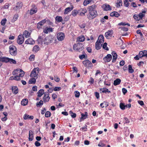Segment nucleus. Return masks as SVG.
I'll return each mask as SVG.
<instances>
[{
  "label": "nucleus",
  "mask_w": 147,
  "mask_h": 147,
  "mask_svg": "<svg viewBox=\"0 0 147 147\" xmlns=\"http://www.w3.org/2000/svg\"><path fill=\"white\" fill-rule=\"evenodd\" d=\"M102 7L105 11H107L111 10V6L107 4H105L102 5Z\"/></svg>",
  "instance_id": "9d476101"
},
{
  "label": "nucleus",
  "mask_w": 147,
  "mask_h": 147,
  "mask_svg": "<svg viewBox=\"0 0 147 147\" xmlns=\"http://www.w3.org/2000/svg\"><path fill=\"white\" fill-rule=\"evenodd\" d=\"M40 71L39 68L38 67L34 68L31 71L30 76L31 78H38V74Z\"/></svg>",
  "instance_id": "f03ea898"
},
{
  "label": "nucleus",
  "mask_w": 147,
  "mask_h": 147,
  "mask_svg": "<svg viewBox=\"0 0 147 147\" xmlns=\"http://www.w3.org/2000/svg\"><path fill=\"white\" fill-rule=\"evenodd\" d=\"M124 5L125 7H127L129 6V3L128 0H125L124 1Z\"/></svg>",
  "instance_id": "8fccbe9b"
},
{
  "label": "nucleus",
  "mask_w": 147,
  "mask_h": 147,
  "mask_svg": "<svg viewBox=\"0 0 147 147\" xmlns=\"http://www.w3.org/2000/svg\"><path fill=\"white\" fill-rule=\"evenodd\" d=\"M92 0H85L84 3L83 4L84 6H86L88 4L90 3Z\"/></svg>",
  "instance_id": "a18cd8bd"
},
{
  "label": "nucleus",
  "mask_w": 147,
  "mask_h": 147,
  "mask_svg": "<svg viewBox=\"0 0 147 147\" xmlns=\"http://www.w3.org/2000/svg\"><path fill=\"white\" fill-rule=\"evenodd\" d=\"M37 79L35 78H32L29 80L28 83L29 84H34L36 82V79Z\"/></svg>",
  "instance_id": "2f4dec72"
},
{
  "label": "nucleus",
  "mask_w": 147,
  "mask_h": 147,
  "mask_svg": "<svg viewBox=\"0 0 147 147\" xmlns=\"http://www.w3.org/2000/svg\"><path fill=\"white\" fill-rule=\"evenodd\" d=\"M102 89L103 90H102V92L105 93L107 92L109 93H111V91H109V89L107 88H101L100 90V91H101Z\"/></svg>",
  "instance_id": "ea45409f"
},
{
  "label": "nucleus",
  "mask_w": 147,
  "mask_h": 147,
  "mask_svg": "<svg viewBox=\"0 0 147 147\" xmlns=\"http://www.w3.org/2000/svg\"><path fill=\"white\" fill-rule=\"evenodd\" d=\"M87 126L86 125H85L84 127L80 128V130L81 131H86L87 130Z\"/></svg>",
  "instance_id": "864d4df0"
},
{
  "label": "nucleus",
  "mask_w": 147,
  "mask_h": 147,
  "mask_svg": "<svg viewBox=\"0 0 147 147\" xmlns=\"http://www.w3.org/2000/svg\"><path fill=\"white\" fill-rule=\"evenodd\" d=\"M7 21V19L6 18L3 19L1 21V24L2 26H4Z\"/></svg>",
  "instance_id": "bf43d9fd"
},
{
  "label": "nucleus",
  "mask_w": 147,
  "mask_h": 147,
  "mask_svg": "<svg viewBox=\"0 0 147 147\" xmlns=\"http://www.w3.org/2000/svg\"><path fill=\"white\" fill-rule=\"evenodd\" d=\"M28 99L26 98H25L22 100L21 104L23 106H25L28 104Z\"/></svg>",
  "instance_id": "f704fd0d"
},
{
  "label": "nucleus",
  "mask_w": 147,
  "mask_h": 147,
  "mask_svg": "<svg viewBox=\"0 0 147 147\" xmlns=\"http://www.w3.org/2000/svg\"><path fill=\"white\" fill-rule=\"evenodd\" d=\"M35 56L34 55H31L29 57V59L30 61H33L34 60Z\"/></svg>",
  "instance_id": "e2e57ef3"
},
{
  "label": "nucleus",
  "mask_w": 147,
  "mask_h": 147,
  "mask_svg": "<svg viewBox=\"0 0 147 147\" xmlns=\"http://www.w3.org/2000/svg\"><path fill=\"white\" fill-rule=\"evenodd\" d=\"M127 107V105H125L124 103H121L120 104V108L122 110H125V107Z\"/></svg>",
  "instance_id": "58836bf2"
},
{
  "label": "nucleus",
  "mask_w": 147,
  "mask_h": 147,
  "mask_svg": "<svg viewBox=\"0 0 147 147\" xmlns=\"http://www.w3.org/2000/svg\"><path fill=\"white\" fill-rule=\"evenodd\" d=\"M22 70L21 69H17L15 70L12 73V74L13 75H17L19 72H20V71Z\"/></svg>",
  "instance_id": "7c9ffc66"
},
{
  "label": "nucleus",
  "mask_w": 147,
  "mask_h": 147,
  "mask_svg": "<svg viewBox=\"0 0 147 147\" xmlns=\"http://www.w3.org/2000/svg\"><path fill=\"white\" fill-rule=\"evenodd\" d=\"M75 96L76 98H78L79 97L80 95V92L78 91H76L74 92Z\"/></svg>",
  "instance_id": "5fc2aeb1"
},
{
  "label": "nucleus",
  "mask_w": 147,
  "mask_h": 147,
  "mask_svg": "<svg viewBox=\"0 0 147 147\" xmlns=\"http://www.w3.org/2000/svg\"><path fill=\"white\" fill-rule=\"evenodd\" d=\"M43 104V101L42 100H40L39 102H37L36 103V106L37 107H40Z\"/></svg>",
  "instance_id": "e433bc0d"
},
{
  "label": "nucleus",
  "mask_w": 147,
  "mask_h": 147,
  "mask_svg": "<svg viewBox=\"0 0 147 147\" xmlns=\"http://www.w3.org/2000/svg\"><path fill=\"white\" fill-rule=\"evenodd\" d=\"M87 11L85 8H81L78 10L79 15L81 16H84L85 13L87 12Z\"/></svg>",
  "instance_id": "4468645a"
},
{
  "label": "nucleus",
  "mask_w": 147,
  "mask_h": 147,
  "mask_svg": "<svg viewBox=\"0 0 147 147\" xmlns=\"http://www.w3.org/2000/svg\"><path fill=\"white\" fill-rule=\"evenodd\" d=\"M25 43L26 44L33 45L34 44L35 42L32 38H29L25 41Z\"/></svg>",
  "instance_id": "dca6fc26"
},
{
  "label": "nucleus",
  "mask_w": 147,
  "mask_h": 147,
  "mask_svg": "<svg viewBox=\"0 0 147 147\" xmlns=\"http://www.w3.org/2000/svg\"><path fill=\"white\" fill-rule=\"evenodd\" d=\"M53 39L51 36H48L45 38V41L44 42L45 43V45H47L49 43H51L53 41Z\"/></svg>",
  "instance_id": "423d86ee"
},
{
  "label": "nucleus",
  "mask_w": 147,
  "mask_h": 147,
  "mask_svg": "<svg viewBox=\"0 0 147 147\" xmlns=\"http://www.w3.org/2000/svg\"><path fill=\"white\" fill-rule=\"evenodd\" d=\"M11 89L12 92L14 94H16L18 93V90L17 86H13L12 87Z\"/></svg>",
  "instance_id": "bb28decb"
},
{
  "label": "nucleus",
  "mask_w": 147,
  "mask_h": 147,
  "mask_svg": "<svg viewBox=\"0 0 147 147\" xmlns=\"http://www.w3.org/2000/svg\"><path fill=\"white\" fill-rule=\"evenodd\" d=\"M97 40L98 42L103 43L104 42V37L103 35H100L98 37Z\"/></svg>",
  "instance_id": "a878e982"
},
{
  "label": "nucleus",
  "mask_w": 147,
  "mask_h": 147,
  "mask_svg": "<svg viewBox=\"0 0 147 147\" xmlns=\"http://www.w3.org/2000/svg\"><path fill=\"white\" fill-rule=\"evenodd\" d=\"M65 37V35L64 34L63 32H59L57 34V38L59 40H63L64 39Z\"/></svg>",
  "instance_id": "1a4fd4ad"
},
{
  "label": "nucleus",
  "mask_w": 147,
  "mask_h": 147,
  "mask_svg": "<svg viewBox=\"0 0 147 147\" xmlns=\"http://www.w3.org/2000/svg\"><path fill=\"white\" fill-rule=\"evenodd\" d=\"M8 60L9 61L8 62H9L10 63L16 64V61L12 59L9 58V60Z\"/></svg>",
  "instance_id": "09e8293b"
},
{
  "label": "nucleus",
  "mask_w": 147,
  "mask_h": 147,
  "mask_svg": "<svg viewBox=\"0 0 147 147\" xmlns=\"http://www.w3.org/2000/svg\"><path fill=\"white\" fill-rule=\"evenodd\" d=\"M37 93L38 96L40 97L44 93V90L42 89H40Z\"/></svg>",
  "instance_id": "72a5a7b5"
},
{
  "label": "nucleus",
  "mask_w": 147,
  "mask_h": 147,
  "mask_svg": "<svg viewBox=\"0 0 147 147\" xmlns=\"http://www.w3.org/2000/svg\"><path fill=\"white\" fill-rule=\"evenodd\" d=\"M24 75V72L22 69L20 72H19V74L17 75V76L20 78V77H23Z\"/></svg>",
  "instance_id": "49530a36"
},
{
  "label": "nucleus",
  "mask_w": 147,
  "mask_h": 147,
  "mask_svg": "<svg viewBox=\"0 0 147 147\" xmlns=\"http://www.w3.org/2000/svg\"><path fill=\"white\" fill-rule=\"evenodd\" d=\"M8 60H9L8 57H0V61L2 62L7 63L9 61Z\"/></svg>",
  "instance_id": "f3484780"
},
{
  "label": "nucleus",
  "mask_w": 147,
  "mask_h": 147,
  "mask_svg": "<svg viewBox=\"0 0 147 147\" xmlns=\"http://www.w3.org/2000/svg\"><path fill=\"white\" fill-rule=\"evenodd\" d=\"M102 43L98 42V40L95 43V47L96 49H100L101 48L102 45Z\"/></svg>",
  "instance_id": "a211bd4d"
},
{
  "label": "nucleus",
  "mask_w": 147,
  "mask_h": 147,
  "mask_svg": "<svg viewBox=\"0 0 147 147\" xmlns=\"http://www.w3.org/2000/svg\"><path fill=\"white\" fill-rule=\"evenodd\" d=\"M9 53L12 55L16 56L17 54V49L14 45H11L9 47Z\"/></svg>",
  "instance_id": "7ed1b4c3"
},
{
  "label": "nucleus",
  "mask_w": 147,
  "mask_h": 147,
  "mask_svg": "<svg viewBox=\"0 0 147 147\" xmlns=\"http://www.w3.org/2000/svg\"><path fill=\"white\" fill-rule=\"evenodd\" d=\"M112 32L113 30H111L106 32L105 34V36L107 38H108L109 37H111L112 36Z\"/></svg>",
  "instance_id": "393cba45"
},
{
  "label": "nucleus",
  "mask_w": 147,
  "mask_h": 147,
  "mask_svg": "<svg viewBox=\"0 0 147 147\" xmlns=\"http://www.w3.org/2000/svg\"><path fill=\"white\" fill-rule=\"evenodd\" d=\"M9 7V5L8 4H6L3 6L2 7L1 9H8Z\"/></svg>",
  "instance_id": "4d7b16f0"
},
{
  "label": "nucleus",
  "mask_w": 147,
  "mask_h": 147,
  "mask_svg": "<svg viewBox=\"0 0 147 147\" xmlns=\"http://www.w3.org/2000/svg\"><path fill=\"white\" fill-rule=\"evenodd\" d=\"M100 106L102 108H104L105 106L107 107L109 106V103L107 102L104 101L103 103L100 104Z\"/></svg>",
  "instance_id": "c9c22d12"
},
{
  "label": "nucleus",
  "mask_w": 147,
  "mask_h": 147,
  "mask_svg": "<svg viewBox=\"0 0 147 147\" xmlns=\"http://www.w3.org/2000/svg\"><path fill=\"white\" fill-rule=\"evenodd\" d=\"M142 52L143 54V57H147V51L144 50L142 51Z\"/></svg>",
  "instance_id": "0e129e2a"
},
{
  "label": "nucleus",
  "mask_w": 147,
  "mask_h": 147,
  "mask_svg": "<svg viewBox=\"0 0 147 147\" xmlns=\"http://www.w3.org/2000/svg\"><path fill=\"white\" fill-rule=\"evenodd\" d=\"M29 141H32L33 140L34 138L33 133L32 131L30 130L29 131Z\"/></svg>",
  "instance_id": "aec40b11"
},
{
  "label": "nucleus",
  "mask_w": 147,
  "mask_h": 147,
  "mask_svg": "<svg viewBox=\"0 0 147 147\" xmlns=\"http://www.w3.org/2000/svg\"><path fill=\"white\" fill-rule=\"evenodd\" d=\"M46 22L48 25L51 26H54L53 23L51 22V21L49 20H46Z\"/></svg>",
  "instance_id": "3c124183"
},
{
  "label": "nucleus",
  "mask_w": 147,
  "mask_h": 147,
  "mask_svg": "<svg viewBox=\"0 0 147 147\" xmlns=\"http://www.w3.org/2000/svg\"><path fill=\"white\" fill-rule=\"evenodd\" d=\"M78 13H79L78 10L76 9H74L71 12L72 15L74 16H75Z\"/></svg>",
  "instance_id": "c03bdc74"
},
{
  "label": "nucleus",
  "mask_w": 147,
  "mask_h": 147,
  "mask_svg": "<svg viewBox=\"0 0 147 147\" xmlns=\"http://www.w3.org/2000/svg\"><path fill=\"white\" fill-rule=\"evenodd\" d=\"M50 99L49 96V94L47 92H45L44 94V96L43 98V101L45 103L48 102Z\"/></svg>",
  "instance_id": "9b49d317"
},
{
  "label": "nucleus",
  "mask_w": 147,
  "mask_h": 147,
  "mask_svg": "<svg viewBox=\"0 0 147 147\" xmlns=\"http://www.w3.org/2000/svg\"><path fill=\"white\" fill-rule=\"evenodd\" d=\"M40 49V48L38 45H36L33 47L32 51L33 52L36 53Z\"/></svg>",
  "instance_id": "4c0bfd02"
},
{
  "label": "nucleus",
  "mask_w": 147,
  "mask_h": 147,
  "mask_svg": "<svg viewBox=\"0 0 147 147\" xmlns=\"http://www.w3.org/2000/svg\"><path fill=\"white\" fill-rule=\"evenodd\" d=\"M112 56L110 54H108L103 59L105 61H106V62H110L112 59Z\"/></svg>",
  "instance_id": "2eb2a0df"
},
{
  "label": "nucleus",
  "mask_w": 147,
  "mask_h": 147,
  "mask_svg": "<svg viewBox=\"0 0 147 147\" xmlns=\"http://www.w3.org/2000/svg\"><path fill=\"white\" fill-rule=\"evenodd\" d=\"M37 7L34 6L33 8H31L30 9V15H32L34 13H36L37 12Z\"/></svg>",
  "instance_id": "5701e85b"
},
{
  "label": "nucleus",
  "mask_w": 147,
  "mask_h": 147,
  "mask_svg": "<svg viewBox=\"0 0 147 147\" xmlns=\"http://www.w3.org/2000/svg\"><path fill=\"white\" fill-rule=\"evenodd\" d=\"M86 114H84L83 113H81V119H83V120L86 119L87 118V113L86 112H85Z\"/></svg>",
  "instance_id": "79ce46f5"
},
{
  "label": "nucleus",
  "mask_w": 147,
  "mask_h": 147,
  "mask_svg": "<svg viewBox=\"0 0 147 147\" xmlns=\"http://www.w3.org/2000/svg\"><path fill=\"white\" fill-rule=\"evenodd\" d=\"M24 40V38L22 35H20L18 36L17 42L18 44L21 45L22 44Z\"/></svg>",
  "instance_id": "6e6552de"
},
{
  "label": "nucleus",
  "mask_w": 147,
  "mask_h": 147,
  "mask_svg": "<svg viewBox=\"0 0 147 147\" xmlns=\"http://www.w3.org/2000/svg\"><path fill=\"white\" fill-rule=\"evenodd\" d=\"M111 54L112 55L113 58H117V53L115 51H112Z\"/></svg>",
  "instance_id": "13d9d810"
},
{
  "label": "nucleus",
  "mask_w": 147,
  "mask_h": 147,
  "mask_svg": "<svg viewBox=\"0 0 147 147\" xmlns=\"http://www.w3.org/2000/svg\"><path fill=\"white\" fill-rule=\"evenodd\" d=\"M128 71L130 73H132L134 72V70L132 67V66L131 65H128Z\"/></svg>",
  "instance_id": "37998d69"
},
{
  "label": "nucleus",
  "mask_w": 147,
  "mask_h": 147,
  "mask_svg": "<svg viewBox=\"0 0 147 147\" xmlns=\"http://www.w3.org/2000/svg\"><path fill=\"white\" fill-rule=\"evenodd\" d=\"M46 22V19L42 20L40 21L37 24V28L38 29H40L41 28V26L43 25V24Z\"/></svg>",
  "instance_id": "ddd939ff"
},
{
  "label": "nucleus",
  "mask_w": 147,
  "mask_h": 147,
  "mask_svg": "<svg viewBox=\"0 0 147 147\" xmlns=\"http://www.w3.org/2000/svg\"><path fill=\"white\" fill-rule=\"evenodd\" d=\"M84 45L80 43L74 44L73 45V49L77 51H82L84 49Z\"/></svg>",
  "instance_id": "20e7f679"
},
{
  "label": "nucleus",
  "mask_w": 147,
  "mask_h": 147,
  "mask_svg": "<svg viewBox=\"0 0 147 147\" xmlns=\"http://www.w3.org/2000/svg\"><path fill=\"white\" fill-rule=\"evenodd\" d=\"M69 113L72 118H75L76 116V114L75 113H73V112L71 111H69Z\"/></svg>",
  "instance_id": "de8ad7c7"
},
{
  "label": "nucleus",
  "mask_w": 147,
  "mask_h": 147,
  "mask_svg": "<svg viewBox=\"0 0 147 147\" xmlns=\"http://www.w3.org/2000/svg\"><path fill=\"white\" fill-rule=\"evenodd\" d=\"M82 63L87 67H92L93 66L92 63L88 60H86L83 61Z\"/></svg>",
  "instance_id": "0eeeda50"
},
{
  "label": "nucleus",
  "mask_w": 147,
  "mask_h": 147,
  "mask_svg": "<svg viewBox=\"0 0 147 147\" xmlns=\"http://www.w3.org/2000/svg\"><path fill=\"white\" fill-rule=\"evenodd\" d=\"M51 116V113L50 111H47L46 112L45 115V117H50Z\"/></svg>",
  "instance_id": "603ef678"
},
{
  "label": "nucleus",
  "mask_w": 147,
  "mask_h": 147,
  "mask_svg": "<svg viewBox=\"0 0 147 147\" xmlns=\"http://www.w3.org/2000/svg\"><path fill=\"white\" fill-rule=\"evenodd\" d=\"M94 82V80L91 77L90 78V80L88 81V83H90L91 84H93Z\"/></svg>",
  "instance_id": "338daca9"
},
{
  "label": "nucleus",
  "mask_w": 147,
  "mask_h": 147,
  "mask_svg": "<svg viewBox=\"0 0 147 147\" xmlns=\"http://www.w3.org/2000/svg\"><path fill=\"white\" fill-rule=\"evenodd\" d=\"M45 38L42 35L41 36V34L39 36L37 40L38 44L39 45H45V43L44 42L45 41Z\"/></svg>",
  "instance_id": "39448f33"
},
{
  "label": "nucleus",
  "mask_w": 147,
  "mask_h": 147,
  "mask_svg": "<svg viewBox=\"0 0 147 147\" xmlns=\"http://www.w3.org/2000/svg\"><path fill=\"white\" fill-rule=\"evenodd\" d=\"M107 43L106 42H105L102 46V48L103 49L106 50H108L109 49L107 47Z\"/></svg>",
  "instance_id": "6e6d98bb"
},
{
  "label": "nucleus",
  "mask_w": 147,
  "mask_h": 147,
  "mask_svg": "<svg viewBox=\"0 0 147 147\" xmlns=\"http://www.w3.org/2000/svg\"><path fill=\"white\" fill-rule=\"evenodd\" d=\"M142 52V51H140L138 54V56L140 58L143 57V54Z\"/></svg>",
  "instance_id": "774afa93"
},
{
  "label": "nucleus",
  "mask_w": 147,
  "mask_h": 147,
  "mask_svg": "<svg viewBox=\"0 0 147 147\" xmlns=\"http://www.w3.org/2000/svg\"><path fill=\"white\" fill-rule=\"evenodd\" d=\"M61 89V87H55L53 88V90L55 91H59Z\"/></svg>",
  "instance_id": "680f3d73"
},
{
  "label": "nucleus",
  "mask_w": 147,
  "mask_h": 147,
  "mask_svg": "<svg viewBox=\"0 0 147 147\" xmlns=\"http://www.w3.org/2000/svg\"><path fill=\"white\" fill-rule=\"evenodd\" d=\"M89 14L87 15L88 18L89 20H92L96 18L98 16V13L96 10V5H93L88 7Z\"/></svg>",
  "instance_id": "f257e3e1"
},
{
  "label": "nucleus",
  "mask_w": 147,
  "mask_h": 147,
  "mask_svg": "<svg viewBox=\"0 0 147 147\" xmlns=\"http://www.w3.org/2000/svg\"><path fill=\"white\" fill-rule=\"evenodd\" d=\"M119 25H122L123 26L127 25L128 26H130V25L128 23H126L125 22H121L119 24Z\"/></svg>",
  "instance_id": "052dcab7"
},
{
  "label": "nucleus",
  "mask_w": 147,
  "mask_h": 147,
  "mask_svg": "<svg viewBox=\"0 0 147 147\" xmlns=\"http://www.w3.org/2000/svg\"><path fill=\"white\" fill-rule=\"evenodd\" d=\"M23 118L25 120L29 119L32 120L34 118V117L33 116H30L26 114H25L24 115Z\"/></svg>",
  "instance_id": "412c9836"
},
{
  "label": "nucleus",
  "mask_w": 147,
  "mask_h": 147,
  "mask_svg": "<svg viewBox=\"0 0 147 147\" xmlns=\"http://www.w3.org/2000/svg\"><path fill=\"white\" fill-rule=\"evenodd\" d=\"M120 16L119 14L117 11H113L110 14V16L112 17H118Z\"/></svg>",
  "instance_id": "4be33fe9"
},
{
  "label": "nucleus",
  "mask_w": 147,
  "mask_h": 147,
  "mask_svg": "<svg viewBox=\"0 0 147 147\" xmlns=\"http://www.w3.org/2000/svg\"><path fill=\"white\" fill-rule=\"evenodd\" d=\"M117 7H119L120 6L122 5V2L121 0H117V2L116 3Z\"/></svg>",
  "instance_id": "a19ab883"
},
{
  "label": "nucleus",
  "mask_w": 147,
  "mask_h": 147,
  "mask_svg": "<svg viewBox=\"0 0 147 147\" xmlns=\"http://www.w3.org/2000/svg\"><path fill=\"white\" fill-rule=\"evenodd\" d=\"M85 38L83 35H81L77 38V40L78 41L82 42L85 40Z\"/></svg>",
  "instance_id": "c85d7f7f"
},
{
  "label": "nucleus",
  "mask_w": 147,
  "mask_h": 147,
  "mask_svg": "<svg viewBox=\"0 0 147 147\" xmlns=\"http://www.w3.org/2000/svg\"><path fill=\"white\" fill-rule=\"evenodd\" d=\"M121 82V79L119 78H117L113 82V84L114 86H117Z\"/></svg>",
  "instance_id": "cd10ccee"
},
{
  "label": "nucleus",
  "mask_w": 147,
  "mask_h": 147,
  "mask_svg": "<svg viewBox=\"0 0 147 147\" xmlns=\"http://www.w3.org/2000/svg\"><path fill=\"white\" fill-rule=\"evenodd\" d=\"M53 28H48L47 27L45 28L43 30V32L46 34H47L49 32H52Z\"/></svg>",
  "instance_id": "b1692460"
},
{
  "label": "nucleus",
  "mask_w": 147,
  "mask_h": 147,
  "mask_svg": "<svg viewBox=\"0 0 147 147\" xmlns=\"http://www.w3.org/2000/svg\"><path fill=\"white\" fill-rule=\"evenodd\" d=\"M22 6V4L21 2H18L17 3L16 6L13 7V9L17 11L18 9H21Z\"/></svg>",
  "instance_id": "f8f14e48"
},
{
  "label": "nucleus",
  "mask_w": 147,
  "mask_h": 147,
  "mask_svg": "<svg viewBox=\"0 0 147 147\" xmlns=\"http://www.w3.org/2000/svg\"><path fill=\"white\" fill-rule=\"evenodd\" d=\"M23 36L26 38H28L30 36V34L28 31L25 30L23 32Z\"/></svg>",
  "instance_id": "473e14b6"
},
{
  "label": "nucleus",
  "mask_w": 147,
  "mask_h": 147,
  "mask_svg": "<svg viewBox=\"0 0 147 147\" xmlns=\"http://www.w3.org/2000/svg\"><path fill=\"white\" fill-rule=\"evenodd\" d=\"M120 28H121V30L123 31H127L128 30V28L124 27H120Z\"/></svg>",
  "instance_id": "69168bd1"
},
{
  "label": "nucleus",
  "mask_w": 147,
  "mask_h": 147,
  "mask_svg": "<svg viewBox=\"0 0 147 147\" xmlns=\"http://www.w3.org/2000/svg\"><path fill=\"white\" fill-rule=\"evenodd\" d=\"M63 18L61 16H57L55 18V20L56 22H62L63 21Z\"/></svg>",
  "instance_id": "c756f323"
},
{
  "label": "nucleus",
  "mask_w": 147,
  "mask_h": 147,
  "mask_svg": "<svg viewBox=\"0 0 147 147\" xmlns=\"http://www.w3.org/2000/svg\"><path fill=\"white\" fill-rule=\"evenodd\" d=\"M71 7H68L65 9L64 12V14H67L69 12L73 10L74 8V6L73 5H71Z\"/></svg>",
  "instance_id": "6ab92c4d"
}]
</instances>
